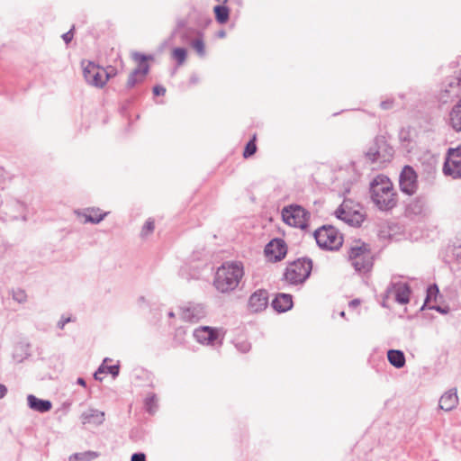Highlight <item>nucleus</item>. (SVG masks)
Listing matches in <instances>:
<instances>
[{
    "mask_svg": "<svg viewBox=\"0 0 461 461\" xmlns=\"http://www.w3.org/2000/svg\"><path fill=\"white\" fill-rule=\"evenodd\" d=\"M348 260L358 273L366 274L374 266V257L370 245L361 242L359 246L351 247L348 250Z\"/></svg>",
    "mask_w": 461,
    "mask_h": 461,
    "instance_id": "nucleus-5",
    "label": "nucleus"
},
{
    "mask_svg": "<svg viewBox=\"0 0 461 461\" xmlns=\"http://www.w3.org/2000/svg\"><path fill=\"white\" fill-rule=\"evenodd\" d=\"M429 208L424 196H417L406 207L405 214L411 220H422L429 215Z\"/></svg>",
    "mask_w": 461,
    "mask_h": 461,
    "instance_id": "nucleus-13",
    "label": "nucleus"
},
{
    "mask_svg": "<svg viewBox=\"0 0 461 461\" xmlns=\"http://www.w3.org/2000/svg\"><path fill=\"white\" fill-rule=\"evenodd\" d=\"M226 36V32L224 30H220L216 33V37L224 38Z\"/></svg>",
    "mask_w": 461,
    "mask_h": 461,
    "instance_id": "nucleus-54",
    "label": "nucleus"
},
{
    "mask_svg": "<svg viewBox=\"0 0 461 461\" xmlns=\"http://www.w3.org/2000/svg\"><path fill=\"white\" fill-rule=\"evenodd\" d=\"M7 393V387L3 384H0V399L4 398Z\"/></svg>",
    "mask_w": 461,
    "mask_h": 461,
    "instance_id": "nucleus-50",
    "label": "nucleus"
},
{
    "mask_svg": "<svg viewBox=\"0 0 461 461\" xmlns=\"http://www.w3.org/2000/svg\"><path fill=\"white\" fill-rule=\"evenodd\" d=\"M187 18L189 23H192L198 27L207 26L212 23V18L209 14L198 10L194 6H191Z\"/></svg>",
    "mask_w": 461,
    "mask_h": 461,
    "instance_id": "nucleus-21",
    "label": "nucleus"
},
{
    "mask_svg": "<svg viewBox=\"0 0 461 461\" xmlns=\"http://www.w3.org/2000/svg\"><path fill=\"white\" fill-rule=\"evenodd\" d=\"M339 315H340L341 317H343V318H344V317H345V312H344V311H342V312L339 313Z\"/></svg>",
    "mask_w": 461,
    "mask_h": 461,
    "instance_id": "nucleus-57",
    "label": "nucleus"
},
{
    "mask_svg": "<svg viewBox=\"0 0 461 461\" xmlns=\"http://www.w3.org/2000/svg\"><path fill=\"white\" fill-rule=\"evenodd\" d=\"M102 71L105 80V85L109 79L114 77L117 75V68L113 66H107L106 68L102 67Z\"/></svg>",
    "mask_w": 461,
    "mask_h": 461,
    "instance_id": "nucleus-39",
    "label": "nucleus"
},
{
    "mask_svg": "<svg viewBox=\"0 0 461 461\" xmlns=\"http://www.w3.org/2000/svg\"><path fill=\"white\" fill-rule=\"evenodd\" d=\"M80 420L83 425L93 424L95 426H100L105 420V413L104 411L90 408L81 413Z\"/></svg>",
    "mask_w": 461,
    "mask_h": 461,
    "instance_id": "nucleus-18",
    "label": "nucleus"
},
{
    "mask_svg": "<svg viewBox=\"0 0 461 461\" xmlns=\"http://www.w3.org/2000/svg\"><path fill=\"white\" fill-rule=\"evenodd\" d=\"M158 409V400L154 393H150L144 399V410L150 415H153Z\"/></svg>",
    "mask_w": 461,
    "mask_h": 461,
    "instance_id": "nucleus-29",
    "label": "nucleus"
},
{
    "mask_svg": "<svg viewBox=\"0 0 461 461\" xmlns=\"http://www.w3.org/2000/svg\"><path fill=\"white\" fill-rule=\"evenodd\" d=\"M205 314V309L202 304H194L181 309V319L192 323L198 322Z\"/></svg>",
    "mask_w": 461,
    "mask_h": 461,
    "instance_id": "nucleus-17",
    "label": "nucleus"
},
{
    "mask_svg": "<svg viewBox=\"0 0 461 461\" xmlns=\"http://www.w3.org/2000/svg\"><path fill=\"white\" fill-rule=\"evenodd\" d=\"M12 296H13V299L19 303H23L27 301V294H26L25 291L21 288L13 289Z\"/></svg>",
    "mask_w": 461,
    "mask_h": 461,
    "instance_id": "nucleus-38",
    "label": "nucleus"
},
{
    "mask_svg": "<svg viewBox=\"0 0 461 461\" xmlns=\"http://www.w3.org/2000/svg\"><path fill=\"white\" fill-rule=\"evenodd\" d=\"M27 404L30 409L41 413L48 412L52 408V402L50 400L40 399L33 394L27 396Z\"/></svg>",
    "mask_w": 461,
    "mask_h": 461,
    "instance_id": "nucleus-23",
    "label": "nucleus"
},
{
    "mask_svg": "<svg viewBox=\"0 0 461 461\" xmlns=\"http://www.w3.org/2000/svg\"><path fill=\"white\" fill-rule=\"evenodd\" d=\"M394 103H395V100L394 98H388L384 101H382L380 103V107L381 109L383 110H391L393 109V105H394Z\"/></svg>",
    "mask_w": 461,
    "mask_h": 461,
    "instance_id": "nucleus-41",
    "label": "nucleus"
},
{
    "mask_svg": "<svg viewBox=\"0 0 461 461\" xmlns=\"http://www.w3.org/2000/svg\"><path fill=\"white\" fill-rule=\"evenodd\" d=\"M293 305V296L284 293L277 294L271 303L273 309L279 313L291 310Z\"/></svg>",
    "mask_w": 461,
    "mask_h": 461,
    "instance_id": "nucleus-19",
    "label": "nucleus"
},
{
    "mask_svg": "<svg viewBox=\"0 0 461 461\" xmlns=\"http://www.w3.org/2000/svg\"><path fill=\"white\" fill-rule=\"evenodd\" d=\"M131 461H147V457L143 452H136L131 455Z\"/></svg>",
    "mask_w": 461,
    "mask_h": 461,
    "instance_id": "nucleus-47",
    "label": "nucleus"
},
{
    "mask_svg": "<svg viewBox=\"0 0 461 461\" xmlns=\"http://www.w3.org/2000/svg\"><path fill=\"white\" fill-rule=\"evenodd\" d=\"M194 339L203 345H214L219 339L217 329L209 326H201L194 330Z\"/></svg>",
    "mask_w": 461,
    "mask_h": 461,
    "instance_id": "nucleus-16",
    "label": "nucleus"
},
{
    "mask_svg": "<svg viewBox=\"0 0 461 461\" xmlns=\"http://www.w3.org/2000/svg\"><path fill=\"white\" fill-rule=\"evenodd\" d=\"M191 46L200 57L203 58L206 55L203 33L198 32V37L191 42Z\"/></svg>",
    "mask_w": 461,
    "mask_h": 461,
    "instance_id": "nucleus-33",
    "label": "nucleus"
},
{
    "mask_svg": "<svg viewBox=\"0 0 461 461\" xmlns=\"http://www.w3.org/2000/svg\"><path fill=\"white\" fill-rule=\"evenodd\" d=\"M447 123L456 132H461V98L456 101L449 111Z\"/></svg>",
    "mask_w": 461,
    "mask_h": 461,
    "instance_id": "nucleus-20",
    "label": "nucleus"
},
{
    "mask_svg": "<svg viewBox=\"0 0 461 461\" xmlns=\"http://www.w3.org/2000/svg\"><path fill=\"white\" fill-rule=\"evenodd\" d=\"M461 98V77H452L447 79V86L442 89L438 95V100L442 104L454 102Z\"/></svg>",
    "mask_w": 461,
    "mask_h": 461,
    "instance_id": "nucleus-12",
    "label": "nucleus"
},
{
    "mask_svg": "<svg viewBox=\"0 0 461 461\" xmlns=\"http://www.w3.org/2000/svg\"><path fill=\"white\" fill-rule=\"evenodd\" d=\"M269 303V294L266 289H258L252 293L248 301V310L251 313L265 311Z\"/></svg>",
    "mask_w": 461,
    "mask_h": 461,
    "instance_id": "nucleus-14",
    "label": "nucleus"
},
{
    "mask_svg": "<svg viewBox=\"0 0 461 461\" xmlns=\"http://www.w3.org/2000/svg\"><path fill=\"white\" fill-rule=\"evenodd\" d=\"M215 20L220 24H224L229 21L230 18V10L226 5H215L213 8Z\"/></svg>",
    "mask_w": 461,
    "mask_h": 461,
    "instance_id": "nucleus-28",
    "label": "nucleus"
},
{
    "mask_svg": "<svg viewBox=\"0 0 461 461\" xmlns=\"http://www.w3.org/2000/svg\"><path fill=\"white\" fill-rule=\"evenodd\" d=\"M198 80H199L198 77L195 74H194L190 77L189 82L191 85H194L198 82Z\"/></svg>",
    "mask_w": 461,
    "mask_h": 461,
    "instance_id": "nucleus-52",
    "label": "nucleus"
},
{
    "mask_svg": "<svg viewBox=\"0 0 461 461\" xmlns=\"http://www.w3.org/2000/svg\"><path fill=\"white\" fill-rule=\"evenodd\" d=\"M243 275L241 262L223 263L216 271L213 285L217 291L222 294L232 292L239 285Z\"/></svg>",
    "mask_w": 461,
    "mask_h": 461,
    "instance_id": "nucleus-2",
    "label": "nucleus"
},
{
    "mask_svg": "<svg viewBox=\"0 0 461 461\" xmlns=\"http://www.w3.org/2000/svg\"><path fill=\"white\" fill-rule=\"evenodd\" d=\"M361 301L359 299H353L348 303V306L350 308H355L360 304Z\"/></svg>",
    "mask_w": 461,
    "mask_h": 461,
    "instance_id": "nucleus-51",
    "label": "nucleus"
},
{
    "mask_svg": "<svg viewBox=\"0 0 461 461\" xmlns=\"http://www.w3.org/2000/svg\"><path fill=\"white\" fill-rule=\"evenodd\" d=\"M364 221L365 215L358 211L348 210L345 216V222L354 227H359Z\"/></svg>",
    "mask_w": 461,
    "mask_h": 461,
    "instance_id": "nucleus-27",
    "label": "nucleus"
},
{
    "mask_svg": "<svg viewBox=\"0 0 461 461\" xmlns=\"http://www.w3.org/2000/svg\"><path fill=\"white\" fill-rule=\"evenodd\" d=\"M264 253L268 261L279 262L287 254V245L283 239L275 238L265 246Z\"/></svg>",
    "mask_w": 461,
    "mask_h": 461,
    "instance_id": "nucleus-11",
    "label": "nucleus"
},
{
    "mask_svg": "<svg viewBox=\"0 0 461 461\" xmlns=\"http://www.w3.org/2000/svg\"><path fill=\"white\" fill-rule=\"evenodd\" d=\"M438 294H439V289L436 284L429 285L427 288L426 298H425L424 303L420 307V311L428 309V307H429L428 303H430L431 301H436Z\"/></svg>",
    "mask_w": 461,
    "mask_h": 461,
    "instance_id": "nucleus-30",
    "label": "nucleus"
},
{
    "mask_svg": "<svg viewBox=\"0 0 461 461\" xmlns=\"http://www.w3.org/2000/svg\"><path fill=\"white\" fill-rule=\"evenodd\" d=\"M283 221L293 227L301 230H307L309 227L308 221L311 213L303 206L298 204H290L285 206L281 212Z\"/></svg>",
    "mask_w": 461,
    "mask_h": 461,
    "instance_id": "nucleus-7",
    "label": "nucleus"
},
{
    "mask_svg": "<svg viewBox=\"0 0 461 461\" xmlns=\"http://www.w3.org/2000/svg\"><path fill=\"white\" fill-rule=\"evenodd\" d=\"M99 454L95 451H86L83 453H75L69 456V461H92L96 458Z\"/></svg>",
    "mask_w": 461,
    "mask_h": 461,
    "instance_id": "nucleus-32",
    "label": "nucleus"
},
{
    "mask_svg": "<svg viewBox=\"0 0 461 461\" xmlns=\"http://www.w3.org/2000/svg\"><path fill=\"white\" fill-rule=\"evenodd\" d=\"M235 347L241 353H247L251 349V345L248 340L236 341Z\"/></svg>",
    "mask_w": 461,
    "mask_h": 461,
    "instance_id": "nucleus-40",
    "label": "nucleus"
},
{
    "mask_svg": "<svg viewBox=\"0 0 461 461\" xmlns=\"http://www.w3.org/2000/svg\"><path fill=\"white\" fill-rule=\"evenodd\" d=\"M428 309L435 310V311H437L438 312H439L441 314H447L449 312V307L448 306L429 305L428 307Z\"/></svg>",
    "mask_w": 461,
    "mask_h": 461,
    "instance_id": "nucleus-45",
    "label": "nucleus"
},
{
    "mask_svg": "<svg viewBox=\"0 0 461 461\" xmlns=\"http://www.w3.org/2000/svg\"><path fill=\"white\" fill-rule=\"evenodd\" d=\"M74 31H75V25H72L70 30L67 32H65L61 37L66 44H68L71 42L74 37Z\"/></svg>",
    "mask_w": 461,
    "mask_h": 461,
    "instance_id": "nucleus-42",
    "label": "nucleus"
},
{
    "mask_svg": "<svg viewBox=\"0 0 461 461\" xmlns=\"http://www.w3.org/2000/svg\"><path fill=\"white\" fill-rule=\"evenodd\" d=\"M70 321H71V318H70V317H65V316H62V317L60 318V320L58 321V323H57V327H58L59 329H61V330H62V329H64L65 325H66L67 323L70 322Z\"/></svg>",
    "mask_w": 461,
    "mask_h": 461,
    "instance_id": "nucleus-48",
    "label": "nucleus"
},
{
    "mask_svg": "<svg viewBox=\"0 0 461 461\" xmlns=\"http://www.w3.org/2000/svg\"><path fill=\"white\" fill-rule=\"evenodd\" d=\"M403 132H404V129L402 128L400 131V140L401 141H410L411 139L409 137V132H406L405 135H403Z\"/></svg>",
    "mask_w": 461,
    "mask_h": 461,
    "instance_id": "nucleus-49",
    "label": "nucleus"
},
{
    "mask_svg": "<svg viewBox=\"0 0 461 461\" xmlns=\"http://www.w3.org/2000/svg\"><path fill=\"white\" fill-rule=\"evenodd\" d=\"M107 361H112L111 358L105 357L103 361V364L98 367V369L94 374V378L97 381H102V377H98V375L106 373L112 375L113 378L117 377L120 373V365H113V366H105Z\"/></svg>",
    "mask_w": 461,
    "mask_h": 461,
    "instance_id": "nucleus-24",
    "label": "nucleus"
},
{
    "mask_svg": "<svg viewBox=\"0 0 461 461\" xmlns=\"http://www.w3.org/2000/svg\"><path fill=\"white\" fill-rule=\"evenodd\" d=\"M387 134L376 135L364 156L371 164L391 162L394 156V149L389 143Z\"/></svg>",
    "mask_w": 461,
    "mask_h": 461,
    "instance_id": "nucleus-4",
    "label": "nucleus"
},
{
    "mask_svg": "<svg viewBox=\"0 0 461 461\" xmlns=\"http://www.w3.org/2000/svg\"><path fill=\"white\" fill-rule=\"evenodd\" d=\"M458 403V397L456 389L452 388L446 392L439 399L438 406L440 409L450 411L456 407Z\"/></svg>",
    "mask_w": 461,
    "mask_h": 461,
    "instance_id": "nucleus-22",
    "label": "nucleus"
},
{
    "mask_svg": "<svg viewBox=\"0 0 461 461\" xmlns=\"http://www.w3.org/2000/svg\"><path fill=\"white\" fill-rule=\"evenodd\" d=\"M77 384L84 387L86 386V382L83 377H78L77 380Z\"/></svg>",
    "mask_w": 461,
    "mask_h": 461,
    "instance_id": "nucleus-53",
    "label": "nucleus"
},
{
    "mask_svg": "<svg viewBox=\"0 0 461 461\" xmlns=\"http://www.w3.org/2000/svg\"><path fill=\"white\" fill-rule=\"evenodd\" d=\"M189 23L188 18H178L176 20V25L173 29L169 40H172L175 36H176Z\"/></svg>",
    "mask_w": 461,
    "mask_h": 461,
    "instance_id": "nucleus-36",
    "label": "nucleus"
},
{
    "mask_svg": "<svg viewBox=\"0 0 461 461\" xmlns=\"http://www.w3.org/2000/svg\"><path fill=\"white\" fill-rule=\"evenodd\" d=\"M447 155L443 165V173L454 179L461 177V146L450 148Z\"/></svg>",
    "mask_w": 461,
    "mask_h": 461,
    "instance_id": "nucleus-10",
    "label": "nucleus"
},
{
    "mask_svg": "<svg viewBox=\"0 0 461 461\" xmlns=\"http://www.w3.org/2000/svg\"><path fill=\"white\" fill-rule=\"evenodd\" d=\"M387 359L393 366L398 369L403 367L406 363L404 353L399 349H389Z\"/></svg>",
    "mask_w": 461,
    "mask_h": 461,
    "instance_id": "nucleus-26",
    "label": "nucleus"
},
{
    "mask_svg": "<svg viewBox=\"0 0 461 461\" xmlns=\"http://www.w3.org/2000/svg\"><path fill=\"white\" fill-rule=\"evenodd\" d=\"M257 134H254L252 138L247 142L243 150V158H249L257 152Z\"/></svg>",
    "mask_w": 461,
    "mask_h": 461,
    "instance_id": "nucleus-34",
    "label": "nucleus"
},
{
    "mask_svg": "<svg viewBox=\"0 0 461 461\" xmlns=\"http://www.w3.org/2000/svg\"><path fill=\"white\" fill-rule=\"evenodd\" d=\"M107 212H102L99 208H92L88 214H86V221L97 224L104 219Z\"/></svg>",
    "mask_w": 461,
    "mask_h": 461,
    "instance_id": "nucleus-31",
    "label": "nucleus"
},
{
    "mask_svg": "<svg viewBox=\"0 0 461 461\" xmlns=\"http://www.w3.org/2000/svg\"><path fill=\"white\" fill-rule=\"evenodd\" d=\"M313 237L319 248L324 250H339L343 245V237L331 225H322L313 232Z\"/></svg>",
    "mask_w": 461,
    "mask_h": 461,
    "instance_id": "nucleus-6",
    "label": "nucleus"
},
{
    "mask_svg": "<svg viewBox=\"0 0 461 461\" xmlns=\"http://www.w3.org/2000/svg\"><path fill=\"white\" fill-rule=\"evenodd\" d=\"M185 37H186L185 32H182V33H181V38L184 40Z\"/></svg>",
    "mask_w": 461,
    "mask_h": 461,
    "instance_id": "nucleus-56",
    "label": "nucleus"
},
{
    "mask_svg": "<svg viewBox=\"0 0 461 461\" xmlns=\"http://www.w3.org/2000/svg\"><path fill=\"white\" fill-rule=\"evenodd\" d=\"M411 290L407 283H399L395 286V301L400 304H406L410 301Z\"/></svg>",
    "mask_w": 461,
    "mask_h": 461,
    "instance_id": "nucleus-25",
    "label": "nucleus"
},
{
    "mask_svg": "<svg viewBox=\"0 0 461 461\" xmlns=\"http://www.w3.org/2000/svg\"><path fill=\"white\" fill-rule=\"evenodd\" d=\"M155 230V221L152 218H149L144 225L142 226L140 236L141 237H147L149 234H151Z\"/></svg>",
    "mask_w": 461,
    "mask_h": 461,
    "instance_id": "nucleus-37",
    "label": "nucleus"
},
{
    "mask_svg": "<svg viewBox=\"0 0 461 461\" xmlns=\"http://www.w3.org/2000/svg\"><path fill=\"white\" fill-rule=\"evenodd\" d=\"M166 87L162 85H156L152 88V93L155 96H163L166 94Z\"/></svg>",
    "mask_w": 461,
    "mask_h": 461,
    "instance_id": "nucleus-43",
    "label": "nucleus"
},
{
    "mask_svg": "<svg viewBox=\"0 0 461 461\" xmlns=\"http://www.w3.org/2000/svg\"><path fill=\"white\" fill-rule=\"evenodd\" d=\"M452 255L456 262H461V243L454 246L452 249Z\"/></svg>",
    "mask_w": 461,
    "mask_h": 461,
    "instance_id": "nucleus-44",
    "label": "nucleus"
},
{
    "mask_svg": "<svg viewBox=\"0 0 461 461\" xmlns=\"http://www.w3.org/2000/svg\"><path fill=\"white\" fill-rule=\"evenodd\" d=\"M83 75L90 86L97 88H103L105 86V80L104 78L102 67L89 61L88 64L83 69Z\"/></svg>",
    "mask_w": 461,
    "mask_h": 461,
    "instance_id": "nucleus-15",
    "label": "nucleus"
},
{
    "mask_svg": "<svg viewBox=\"0 0 461 461\" xmlns=\"http://www.w3.org/2000/svg\"><path fill=\"white\" fill-rule=\"evenodd\" d=\"M172 57L176 61L177 66H182L185 62L187 50L182 47L175 48L172 52Z\"/></svg>",
    "mask_w": 461,
    "mask_h": 461,
    "instance_id": "nucleus-35",
    "label": "nucleus"
},
{
    "mask_svg": "<svg viewBox=\"0 0 461 461\" xmlns=\"http://www.w3.org/2000/svg\"><path fill=\"white\" fill-rule=\"evenodd\" d=\"M400 190L408 195L414 194L419 187L418 175L415 169L410 166L405 165L399 176Z\"/></svg>",
    "mask_w": 461,
    "mask_h": 461,
    "instance_id": "nucleus-9",
    "label": "nucleus"
},
{
    "mask_svg": "<svg viewBox=\"0 0 461 461\" xmlns=\"http://www.w3.org/2000/svg\"><path fill=\"white\" fill-rule=\"evenodd\" d=\"M371 198L381 211H390L397 205L398 194L390 178L379 175L370 184Z\"/></svg>",
    "mask_w": 461,
    "mask_h": 461,
    "instance_id": "nucleus-1",
    "label": "nucleus"
},
{
    "mask_svg": "<svg viewBox=\"0 0 461 461\" xmlns=\"http://www.w3.org/2000/svg\"><path fill=\"white\" fill-rule=\"evenodd\" d=\"M348 211L343 208V204L339 205L338 209L335 211V215L338 219L345 221V216L347 215Z\"/></svg>",
    "mask_w": 461,
    "mask_h": 461,
    "instance_id": "nucleus-46",
    "label": "nucleus"
},
{
    "mask_svg": "<svg viewBox=\"0 0 461 461\" xmlns=\"http://www.w3.org/2000/svg\"><path fill=\"white\" fill-rule=\"evenodd\" d=\"M132 59L138 62V66L130 73L125 88L130 90L136 85L144 82L147 75L149 73L150 66L148 60H152V55H146L140 52H134Z\"/></svg>",
    "mask_w": 461,
    "mask_h": 461,
    "instance_id": "nucleus-8",
    "label": "nucleus"
},
{
    "mask_svg": "<svg viewBox=\"0 0 461 461\" xmlns=\"http://www.w3.org/2000/svg\"><path fill=\"white\" fill-rule=\"evenodd\" d=\"M313 262L309 257H302L288 262L284 271L282 280L291 285L304 284L311 276Z\"/></svg>",
    "mask_w": 461,
    "mask_h": 461,
    "instance_id": "nucleus-3",
    "label": "nucleus"
},
{
    "mask_svg": "<svg viewBox=\"0 0 461 461\" xmlns=\"http://www.w3.org/2000/svg\"><path fill=\"white\" fill-rule=\"evenodd\" d=\"M167 316H168L169 318H174V317H175V313H174L173 312H169L167 313Z\"/></svg>",
    "mask_w": 461,
    "mask_h": 461,
    "instance_id": "nucleus-55",
    "label": "nucleus"
}]
</instances>
